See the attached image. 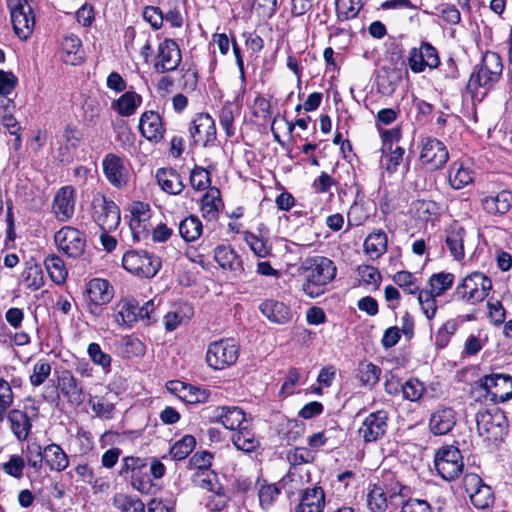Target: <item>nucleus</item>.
Listing matches in <instances>:
<instances>
[{
  "mask_svg": "<svg viewBox=\"0 0 512 512\" xmlns=\"http://www.w3.org/2000/svg\"><path fill=\"white\" fill-rule=\"evenodd\" d=\"M281 490L275 484L262 485L258 491L259 503L262 509H269L278 496Z\"/></svg>",
  "mask_w": 512,
  "mask_h": 512,
  "instance_id": "nucleus-57",
  "label": "nucleus"
},
{
  "mask_svg": "<svg viewBox=\"0 0 512 512\" xmlns=\"http://www.w3.org/2000/svg\"><path fill=\"white\" fill-rule=\"evenodd\" d=\"M404 154L405 150L400 146L391 148V150H387V153L382 154V158L380 161L381 167L388 174H394L397 171L401 162L403 161Z\"/></svg>",
  "mask_w": 512,
  "mask_h": 512,
  "instance_id": "nucleus-50",
  "label": "nucleus"
},
{
  "mask_svg": "<svg viewBox=\"0 0 512 512\" xmlns=\"http://www.w3.org/2000/svg\"><path fill=\"white\" fill-rule=\"evenodd\" d=\"M54 240L58 250L68 257H80L85 251V235L74 227L65 226L61 228L55 233Z\"/></svg>",
  "mask_w": 512,
  "mask_h": 512,
  "instance_id": "nucleus-13",
  "label": "nucleus"
},
{
  "mask_svg": "<svg viewBox=\"0 0 512 512\" xmlns=\"http://www.w3.org/2000/svg\"><path fill=\"white\" fill-rule=\"evenodd\" d=\"M400 387L403 397L412 402L418 401L425 391L423 383L417 378H410Z\"/></svg>",
  "mask_w": 512,
  "mask_h": 512,
  "instance_id": "nucleus-56",
  "label": "nucleus"
},
{
  "mask_svg": "<svg viewBox=\"0 0 512 512\" xmlns=\"http://www.w3.org/2000/svg\"><path fill=\"white\" fill-rule=\"evenodd\" d=\"M456 424L455 411L450 407H439L431 415L429 427L434 435H445Z\"/></svg>",
  "mask_w": 512,
  "mask_h": 512,
  "instance_id": "nucleus-27",
  "label": "nucleus"
},
{
  "mask_svg": "<svg viewBox=\"0 0 512 512\" xmlns=\"http://www.w3.org/2000/svg\"><path fill=\"white\" fill-rule=\"evenodd\" d=\"M150 206L143 202H135L131 207L130 229L135 240H141L148 235L150 226Z\"/></svg>",
  "mask_w": 512,
  "mask_h": 512,
  "instance_id": "nucleus-24",
  "label": "nucleus"
},
{
  "mask_svg": "<svg viewBox=\"0 0 512 512\" xmlns=\"http://www.w3.org/2000/svg\"><path fill=\"white\" fill-rule=\"evenodd\" d=\"M449 160L445 144L437 138L426 137L421 140L420 161L430 169H441Z\"/></svg>",
  "mask_w": 512,
  "mask_h": 512,
  "instance_id": "nucleus-15",
  "label": "nucleus"
},
{
  "mask_svg": "<svg viewBox=\"0 0 512 512\" xmlns=\"http://www.w3.org/2000/svg\"><path fill=\"white\" fill-rule=\"evenodd\" d=\"M261 313L271 322L276 324H286L291 321L293 313L285 303L267 299L259 305Z\"/></svg>",
  "mask_w": 512,
  "mask_h": 512,
  "instance_id": "nucleus-26",
  "label": "nucleus"
},
{
  "mask_svg": "<svg viewBox=\"0 0 512 512\" xmlns=\"http://www.w3.org/2000/svg\"><path fill=\"white\" fill-rule=\"evenodd\" d=\"M407 64L415 74L423 73L427 68L436 69L440 65L439 53L430 42L420 41L419 46L409 50Z\"/></svg>",
  "mask_w": 512,
  "mask_h": 512,
  "instance_id": "nucleus-11",
  "label": "nucleus"
},
{
  "mask_svg": "<svg viewBox=\"0 0 512 512\" xmlns=\"http://www.w3.org/2000/svg\"><path fill=\"white\" fill-rule=\"evenodd\" d=\"M189 132L195 145L201 144L207 147L214 145L216 141L215 122L209 114H198L192 121Z\"/></svg>",
  "mask_w": 512,
  "mask_h": 512,
  "instance_id": "nucleus-19",
  "label": "nucleus"
},
{
  "mask_svg": "<svg viewBox=\"0 0 512 512\" xmlns=\"http://www.w3.org/2000/svg\"><path fill=\"white\" fill-rule=\"evenodd\" d=\"M8 7L14 33L21 39L27 40L35 26V16L27 0H10Z\"/></svg>",
  "mask_w": 512,
  "mask_h": 512,
  "instance_id": "nucleus-10",
  "label": "nucleus"
},
{
  "mask_svg": "<svg viewBox=\"0 0 512 512\" xmlns=\"http://www.w3.org/2000/svg\"><path fill=\"white\" fill-rule=\"evenodd\" d=\"M191 186L198 191L209 187L211 183L210 174L202 167L196 166L190 174Z\"/></svg>",
  "mask_w": 512,
  "mask_h": 512,
  "instance_id": "nucleus-64",
  "label": "nucleus"
},
{
  "mask_svg": "<svg viewBox=\"0 0 512 512\" xmlns=\"http://www.w3.org/2000/svg\"><path fill=\"white\" fill-rule=\"evenodd\" d=\"M392 280L407 294L415 295L422 290L417 283L416 276L409 271H398L392 276Z\"/></svg>",
  "mask_w": 512,
  "mask_h": 512,
  "instance_id": "nucleus-48",
  "label": "nucleus"
},
{
  "mask_svg": "<svg viewBox=\"0 0 512 512\" xmlns=\"http://www.w3.org/2000/svg\"><path fill=\"white\" fill-rule=\"evenodd\" d=\"M210 392L187 384L185 392L182 394L180 400L186 404H200L208 401Z\"/></svg>",
  "mask_w": 512,
  "mask_h": 512,
  "instance_id": "nucleus-59",
  "label": "nucleus"
},
{
  "mask_svg": "<svg viewBox=\"0 0 512 512\" xmlns=\"http://www.w3.org/2000/svg\"><path fill=\"white\" fill-rule=\"evenodd\" d=\"M454 283V275L449 272L434 273L428 280L429 290L437 296L443 295Z\"/></svg>",
  "mask_w": 512,
  "mask_h": 512,
  "instance_id": "nucleus-45",
  "label": "nucleus"
},
{
  "mask_svg": "<svg viewBox=\"0 0 512 512\" xmlns=\"http://www.w3.org/2000/svg\"><path fill=\"white\" fill-rule=\"evenodd\" d=\"M205 411L211 412V423H221L229 430H238L248 423L244 411L236 406L207 407Z\"/></svg>",
  "mask_w": 512,
  "mask_h": 512,
  "instance_id": "nucleus-18",
  "label": "nucleus"
},
{
  "mask_svg": "<svg viewBox=\"0 0 512 512\" xmlns=\"http://www.w3.org/2000/svg\"><path fill=\"white\" fill-rule=\"evenodd\" d=\"M387 235L382 230L370 233L364 241V252L375 260L381 257L387 250Z\"/></svg>",
  "mask_w": 512,
  "mask_h": 512,
  "instance_id": "nucleus-40",
  "label": "nucleus"
},
{
  "mask_svg": "<svg viewBox=\"0 0 512 512\" xmlns=\"http://www.w3.org/2000/svg\"><path fill=\"white\" fill-rule=\"evenodd\" d=\"M102 169L107 181L117 189H124L130 181V171L124 158L108 153L102 160Z\"/></svg>",
  "mask_w": 512,
  "mask_h": 512,
  "instance_id": "nucleus-14",
  "label": "nucleus"
},
{
  "mask_svg": "<svg viewBox=\"0 0 512 512\" xmlns=\"http://www.w3.org/2000/svg\"><path fill=\"white\" fill-rule=\"evenodd\" d=\"M113 310L114 320L119 326L131 328L137 322V302L135 300L122 299L115 304Z\"/></svg>",
  "mask_w": 512,
  "mask_h": 512,
  "instance_id": "nucleus-30",
  "label": "nucleus"
},
{
  "mask_svg": "<svg viewBox=\"0 0 512 512\" xmlns=\"http://www.w3.org/2000/svg\"><path fill=\"white\" fill-rule=\"evenodd\" d=\"M58 387L61 394L70 405L78 407L86 400L82 383L69 370H63L58 375Z\"/></svg>",
  "mask_w": 512,
  "mask_h": 512,
  "instance_id": "nucleus-21",
  "label": "nucleus"
},
{
  "mask_svg": "<svg viewBox=\"0 0 512 512\" xmlns=\"http://www.w3.org/2000/svg\"><path fill=\"white\" fill-rule=\"evenodd\" d=\"M148 471L147 463L144 459L139 457H125L121 466L120 475L131 472V475Z\"/></svg>",
  "mask_w": 512,
  "mask_h": 512,
  "instance_id": "nucleus-63",
  "label": "nucleus"
},
{
  "mask_svg": "<svg viewBox=\"0 0 512 512\" xmlns=\"http://www.w3.org/2000/svg\"><path fill=\"white\" fill-rule=\"evenodd\" d=\"M44 264L53 282L56 284L65 282L68 273L64 261L59 256L55 254L47 256Z\"/></svg>",
  "mask_w": 512,
  "mask_h": 512,
  "instance_id": "nucleus-43",
  "label": "nucleus"
},
{
  "mask_svg": "<svg viewBox=\"0 0 512 512\" xmlns=\"http://www.w3.org/2000/svg\"><path fill=\"white\" fill-rule=\"evenodd\" d=\"M474 172L462 161H454L448 171V181L455 190H460L473 182Z\"/></svg>",
  "mask_w": 512,
  "mask_h": 512,
  "instance_id": "nucleus-31",
  "label": "nucleus"
},
{
  "mask_svg": "<svg viewBox=\"0 0 512 512\" xmlns=\"http://www.w3.org/2000/svg\"><path fill=\"white\" fill-rule=\"evenodd\" d=\"M388 428V413L385 410H377L367 415L358 432L366 443L381 439Z\"/></svg>",
  "mask_w": 512,
  "mask_h": 512,
  "instance_id": "nucleus-20",
  "label": "nucleus"
},
{
  "mask_svg": "<svg viewBox=\"0 0 512 512\" xmlns=\"http://www.w3.org/2000/svg\"><path fill=\"white\" fill-rule=\"evenodd\" d=\"M76 190L72 186L61 187L55 194L52 212L62 222L70 220L75 211Z\"/></svg>",
  "mask_w": 512,
  "mask_h": 512,
  "instance_id": "nucleus-23",
  "label": "nucleus"
},
{
  "mask_svg": "<svg viewBox=\"0 0 512 512\" xmlns=\"http://www.w3.org/2000/svg\"><path fill=\"white\" fill-rule=\"evenodd\" d=\"M62 59L70 65L80 64L84 59L82 42L75 34H69L63 37L61 41Z\"/></svg>",
  "mask_w": 512,
  "mask_h": 512,
  "instance_id": "nucleus-28",
  "label": "nucleus"
},
{
  "mask_svg": "<svg viewBox=\"0 0 512 512\" xmlns=\"http://www.w3.org/2000/svg\"><path fill=\"white\" fill-rule=\"evenodd\" d=\"M480 207L489 216L502 217L512 208V191L502 189L498 192H482Z\"/></svg>",
  "mask_w": 512,
  "mask_h": 512,
  "instance_id": "nucleus-17",
  "label": "nucleus"
},
{
  "mask_svg": "<svg viewBox=\"0 0 512 512\" xmlns=\"http://www.w3.org/2000/svg\"><path fill=\"white\" fill-rule=\"evenodd\" d=\"M503 72V63L496 52L487 51L482 56L481 63L475 66L468 80L466 90L471 98L477 97L479 88L490 90L500 80Z\"/></svg>",
  "mask_w": 512,
  "mask_h": 512,
  "instance_id": "nucleus-2",
  "label": "nucleus"
},
{
  "mask_svg": "<svg viewBox=\"0 0 512 512\" xmlns=\"http://www.w3.org/2000/svg\"><path fill=\"white\" fill-rule=\"evenodd\" d=\"M464 228L455 225L446 230L445 243L449 248L451 256L460 261L465 257L464 250Z\"/></svg>",
  "mask_w": 512,
  "mask_h": 512,
  "instance_id": "nucleus-37",
  "label": "nucleus"
},
{
  "mask_svg": "<svg viewBox=\"0 0 512 512\" xmlns=\"http://www.w3.org/2000/svg\"><path fill=\"white\" fill-rule=\"evenodd\" d=\"M476 424L478 434L489 443L501 441L508 427L507 418L499 408L479 410Z\"/></svg>",
  "mask_w": 512,
  "mask_h": 512,
  "instance_id": "nucleus-3",
  "label": "nucleus"
},
{
  "mask_svg": "<svg viewBox=\"0 0 512 512\" xmlns=\"http://www.w3.org/2000/svg\"><path fill=\"white\" fill-rule=\"evenodd\" d=\"M14 402V394L8 381L0 378V422H3L7 410Z\"/></svg>",
  "mask_w": 512,
  "mask_h": 512,
  "instance_id": "nucleus-58",
  "label": "nucleus"
},
{
  "mask_svg": "<svg viewBox=\"0 0 512 512\" xmlns=\"http://www.w3.org/2000/svg\"><path fill=\"white\" fill-rule=\"evenodd\" d=\"M232 442L237 450L245 453H252L260 446L259 440L248 423L232 435Z\"/></svg>",
  "mask_w": 512,
  "mask_h": 512,
  "instance_id": "nucleus-38",
  "label": "nucleus"
},
{
  "mask_svg": "<svg viewBox=\"0 0 512 512\" xmlns=\"http://www.w3.org/2000/svg\"><path fill=\"white\" fill-rule=\"evenodd\" d=\"M492 288L491 280L481 272H473L462 279L456 287L454 297L469 304L483 301Z\"/></svg>",
  "mask_w": 512,
  "mask_h": 512,
  "instance_id": "nucleus-4",
  "label": "nucleus"
},
{
  "mask_svg": "<svg viewBox=\"0 0 512 512\" xmlns=\"http://www.w3.org/2000/svg\"><path fill=\"white\" fill-rule=\"evenodd\" d=\"M338 16L345 20L354 18L361 9L360 0H336Z\"/></svg>",
  "mask_w": 512,
  "mask_h": 512,
  "instance_id": "nucleus-61",
  "label": "nucleus"
},
{
  "mask_svg": "<svg viewBox=\"0 0 512 512\" xmlns=\"http://www.w3.org/2000/svg\"><path fill=\"white\" fill-rule=\"evenodd\" d=\"M324 507V490L316 486L305 490L300 503L296 507V512H323Z\"/></svg>",
  "mask_w": 512,
  "mask_h": 512,
  "instance_id": "nucleus-29",
  "label": "nucleus"
},
{
  "mask_svg": "<svg viewBox=\"0 0 512 512\" xmlns=\"http://www.w3.org/2000/svg\"><path fill=\"white\" fill-rule=\"evenodd\" d=\"M87 352L94 364L101 366L106 372L110 371L111 356L103 352L98 343H90Z\"/></svg>",
  "mask_w": 512,
  "mask_h": 512,
  "instance_id": "nucleus-60",
  "label": "nucleus"
},
{
  "mask_svg": "<svg viewBox=\"0 0 512 512\" xmlns=\"http://www.w3.org/2000/svg\"><path fill=\"white\" fill-rule=\"evenodd\" d=\"M244 240L257 257L265 258L270 255L272 247L262 235L246 231L244 232Z\"/></svg>",
  "mask_w": 512,
  "mask_h": 512,
  "instance_id": "nucleus-46",
  "label": "nucleus"
},
{
  "mask_svg": "<svg viewBox=\"0 0 512 512\" xmlns=\"http://www.w3.org/2000/svg\"><path fill=\"white\" fill-rule=\"evenodd\" d=\"M223 206L220 190L212 187L210 188L201 199V213L202 216L209 220H216L219 215V210Z\"/></svg>",
  "mask_w": 512,
  "mask_h": 512,
  "instance_id": "nucleus-35",
  "label": "nucleus"
},
{
  "mask_svg": "<svg viewBox=\"0 0 512 512\" xmlns=\"http://www.w3.org/2000/svg\"><path fill=\"white\" fill-rule=\"evenodd\" d=\"M92 218L103 232L116 230L121 221L119 207L105 196L93 199Z\"/></svg>",
  "mask_w": 512,
  "mask_h": 512,
  "instance_id": "nucleus-9",
  "label": "nucleus"
},
{
  "mask_svg": "<svg viewBox=\"0 0 512 512\" xmlns=\"http://www.w3.org/2000/svg\"><path fill=\"white\" fill-rule=\"evenodd\" d=\"M44 460L52 471L61 472L69 466V458L60 445L52 443L43 447Z\"/></svg>",
  "mask_w": 512,
  "mask_h": 512,
  "instance_id": "nucleus-36",
  "label": "nucleus"
},
{
  "mask_svg": "<svg viewBox=\"0 0 512 512\" xmlns=\"http://www.w3.org/2000/svg\"><path fill=\"white\" fill-rule=\"evenodd\" d=\"M7 418L14 436L19 441L26 440L32 428V422L27 413L19 409H13L9 411Z\"/></svg>",
  "mask_w": 512,
  "mask_h": 512,
  "instance_id": "nucleus-33",
  "label": "nucleus"
},
{
  "mask_svg": "<svg viewBox=\"0 0 512 512\" xmlns=\"http://www.w3.org/2000/svg\"><path fill=\"white\" fill-rule=\"evenodd\" d=\"M463 486L472 505L477 509H487L494 503V494L490 486L474 473L466 474Z\"/></svg>",
  "mask_w": 512,
  "mask_h": 512,
  "instance_id": "nucleus-12",
  "label": "nucleus"
},
{
  "mask_svg": "<svg viewBox=\"0 0 512 512\" xmlns=\"http://www.w3.org/2000/svg\"><path fill=\"white\" fill-rule=\"evenodd\" d=\"M160 188L171 195H178L184 189L181 176L172 168H160L156 172Z\"/></svg>",
  "mask_w": 512,
  "mask_h": 512,
  "instance_id": "nucleus-32",
  "label": "nucleus"
},
{
  "mask_svg": "<svg viewBox=\"0 0 512 512\" xmlns=\"http://www.w3.org/2000/svg\"><path fill=\"white\" fill-rule=\"evenodd\" d=\"M367 504L371 512H385L387 510L386 492L381 485H373L367 496Z\"/></svg>",
  "mask_w": 512,
  "mask_h": 512,
  "instance_id": "nucleus-49",
  "label": "nucleus"
},
{
  "mask_svg": "<svg viewBox=\"0 0 512 512\" xmlns=\"http://www.w3.org/2000/svg\"><path fill=\"white\" fill-rule=\"evenodd\" d=\"M139 130L149 141L159 142L164 137L165 127L161 116L155 111L144 112L139 120Z\"/></svg>",
  "mask_w": 512,
  "mask_h": 512,
  "instance_id": "nucleus-25",
  "label": "nucleus"
},
{
  "mask_svg": "<svg viewBox=\"0 0 512 512\" xmlns=\"http://www.w3.org/2000/svg\"><path fill=\"white\" fill-rule=\"evenodd\" d=\"M434 467L437 474L446 481L458 478L464 468L460 450L452 445L439 448L434 456Z\"/></svg>",
  "mask_w": 512,
  "mask_h": 512,
  "instance_id": "nucleus-7",
  "label": "nucleus"
},
{
  "mask_svg": "<svg viewBox=\"0 0 512 512\" xmlns=\"http://www.w3.org/2000/svg\"><path fill=\"white\" fill-rule=\"evenodd\" d=\"M202 229V222L198 217L193 215L186 217L179 224V233L187 242H192L198 239L202 233Z\"/></svg>",
  "mask_w": 512,
  "mask_h": 512,
  "instance_id": "nucleus-44",
  "label": "nucleus"
},
{
  "mask_svg": "<svg viewBox=\"0 0 512 512\" xmlns=\"http://www.w3.org/2000/svg\"><path fill=\"white\" fill-rule=\"evenodd\" d=\"M182 60L178 44L172 39H165L158 46L157 62L155 69L159 73L174 71Z\"/></svg>",
  "mask_w": 512,
  "mask_h": 512,
  "instance_id": "nucleus-22",
  "label": "nucleus"
},
{
  "mask_svg": "<svg viewBox=\"0 0 512 512\" xmlns=\"http://www.w3.org/2000/svg\"><path fill=\"white\" fill-rule=\"evenodd\" d=\"M86 292L88 310L95 315L99 314L101 306L108 304L114 297L113 286L101 278L91 279Z\"/></svg>",
  "mask_w": 512,
  "mask_h": 512,
  "instance_id": "nucleus-16",
  "label": "nucleus"
},
{
  "mask_svg": "<svg viewBox=\"0 0 512 512\" xmlns=\"http://www.w3.org/2000/svg\"><path fill=\"white\" fill-rule=\"evenodd\" d=\"M25 456L28 465L35 471H40L43 468L44 452L40 444L33 442L28 444L25 451Z\"/></svg>",
  "mask_w": 512,
  "mask_h": 512,
  "instance_id": "nucleus-55",
  "label": "nucleus"
},
{
  "mask_svg": "<svg viewBox=\"0 0 512 512\" xmlns=\"http://www.w3.org/2000/svg\"><path fill=\"white\" fill-rule=\"evenodd\" d=\"M195 445V437L185 435L170 448V455L176 461L183 460L193 451Z\"/></svg>",
  "mask_w": 512,
  "mask_h": 512,
  "instance_id": "nucleus-52",
  "label": "nucleus"
},
{
  "mask_svg": "<svg viewBox=\"0 0 512 512\" xmlns=\"http://www.w3.org/2000/svg\"><path fill=\"white\" fill-rule=\"evenodd\" d=\"M114 505L120 512H146L145 504L137 497L117 494Z\"/></svg>",
  "mask_w": 512,
  "mask_h": 512,
  "instance_id": "nucleus-51",
  "label": "nucleus"
},
{
  "mask_svg": "<svg viewBox=\"0 0 512 512\" xmlns=\"http://www.w3.org/2000/svg\"><path fill=\"white\" fill-rule=\"evenodd\" d=\"M142 101V96L135 91H126L112 102L111 108L120 116L129 117L136 112Z\"/></svg>",
  "mask_w": 512,
  "mask_h": 512,
  "instance_id": "nucleus-34",
  "label": "nucleus"
},
{
  "mask_svg": "<svg viewBox=\"0 0 512 512\" xmlns=\"http://www.w3.org/2000/svg\"><path fill=\"white\" fill-rule=\"evenodd\" d=\"M478 385L485 391L486 399L493 403H502L512 398V376L504 373L484 375Z\"/></svg>",
  "mask_w": 512,
  "mask_h": 512,
  "instance_id": "nucleus-8",
  "label": "nucleus"
},
{
  "mask_svg": "<svg viewBox=\"0 0 512 512\" xmlns=\"http://www.w3.org/2000/svg\"><path fill=\"white\" fill-rule=\"evenodd\" d=\"M304 273L303 292L310 298H317L327 291L328 285L336 277V266L324 256H311L301 263Z\"/></svg>",
  "mask_w": 512,
  "mask_h": 512,
  "instance_id": "nucleus-1",
  "label": "nucleus"
},
{
  "mask_svg": "<svg viewBox=\"0 0 512 512\" xmlns=\"http://www.w3.org/2000/svg\"><path fill=\"white\" fill-rule=\"evenodd\" d=\"M51 365L47 360L41 359L33 365L29 382L33 387H38L46 382L51 375Z\"/></svg>",
  "mask_w": 512,
  "mask_h": 512,
  "instance_id": "nucleus-53",
  "label": "nucleus"
},
{
  "mask_svg": "<svg viewBox=\"0 0 512 512\" xmlns=\"http://www.w3.org/2000/svg\"><path fill=\"white\" fill-rule=\"evenodd\" d=\"M22 278L27 289L32 291L39 290L44 285V276L41 266L27 263Z\"/></svg>",
  "mask_w": 512,
  "mask_h": 512,
  "instance_id": "nucleus-47",
  "label": "nucleus"
},
{
  "mask_svg": "<svg viewBox=\"0 0 512 512\" xmlns=\"http://www.w3.org/2000/svg\"><path fill=\"white\" fill-rule=\"evenodd\" d=\"M25 467V460L20 455H11L9 460L2 464L3 471L16 479H21Z\"/></svg>",
  "mask_w": 512,
  "mask_h": 512,
  "instance_id": "nucleus-62",
  "label": "nucleus"
},
{
  "mask_svg": "<svg viewBox=\"0 0 512 512\" xmlns=\"http://www.w3.org/2000/svg\"><path fill=\"white\" fill-rule=\"evenodd\" d=\"M240 113V108L233 102H226L219 112V123L225 131L227 137L235 134L233 126L234 119Z\"/></svg>",
  "mask_w": 512,
  "mask_h": 512,
  "instance_id": "nucleus-42",
  "label": "nucleus"
},
{
  "mask_svg": "<svg viewBox=\"0 0 512 512\" xmlns=\"http://www.w3.org/2000/svg\"><path fill=\"white\" fill-rule=\"evenodd\" d=\"M123 267L132 274L144 278L154 277L161 269V259L144 250H130L122 257Z\"/></svg>",
  "mask_w": 512,
  "mask_h": 512,
  "instance_id": "nucleus-6",
  "label": "nucleus"
},
{
  "mask_svg": "<svg viewBox=\"0 0 512 512\" xmlns=\"http://www.w3.org/2000/svg\"><path fill=\"white\" fill-rule=\"evenodd\" d=\"M356 371V378L363 386L372 388L380 380L381 368L371 362L361 361Z\"/></svg>",
  "mask_w": 512,
  "mask_h": 512,
  "instance_id": "nucleus-41",
  "label": "nucleus"
},
{
  "mask_svg": "<svg viewBox=\"0 0 512 512\" xmlns=\"http://www.w3.org/2000/svg\"><path fill=\"white\" fill-rule=\"evenodd\" d=\"M239 357V345L234 338H223L208 345L207 364L220 370L234 365Z\"/></svg>",
  "mask_w": 512,
  "mask_h": 512,
  "instance_id": "nucleus-5",
  "label": "nucleus"
},
{
  "mask_svg": "<svg viewBox=\"0 0 512 512\" xmlns=\"http://www.w3.org/2000/svg\"><path fill=\"white\" fill-rule=\"evenodd\" d=\"M214 260L223 269H229L230 271L234 272L243 270L241 258L229 246H217L214 250Z\"/></svg>",
  "mask_w": 512,
  "mask_h": 512,
  "instance_id": "nucleus-39",
  "label": "nucleus"
},
{
  "mask_svg": "<svg viewBox=\"0 0 512 512\" xmlns=\"http://www.w3.org/2000/svg\"><path fill=\"white\" fill-rule=\"evenodd\" d=\"M436 297L428 290H421L418 293V302L423 314L427 317L428 320H431L435 317L437 312V304Z\"/></svg>",
  "mask_w": 512,
  "mask_h": 512,
  "instance_id": "nucleus-54",
  "label": "nucleus"
}]
</instances>
